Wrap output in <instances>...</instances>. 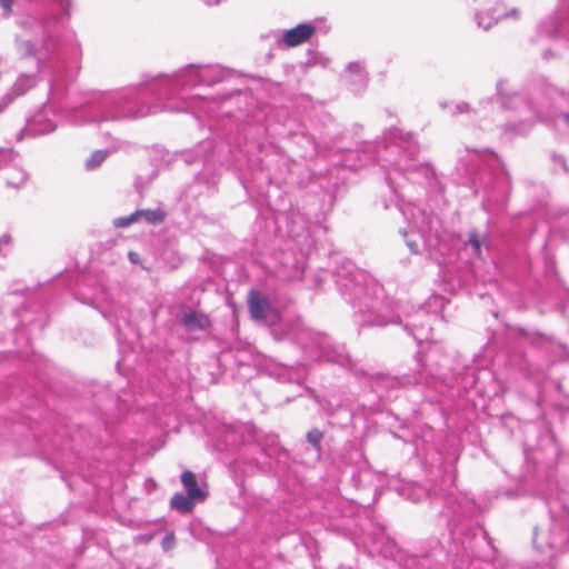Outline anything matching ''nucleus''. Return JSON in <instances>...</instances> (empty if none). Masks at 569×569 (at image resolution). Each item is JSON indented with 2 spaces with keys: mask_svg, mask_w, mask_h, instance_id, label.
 I'll use <instances>...</instances> for the list:
<instances>
[{
  "mask_svg": "<svg viewBox=\"0 0 569 569\" xmlns=\"http://www.w3.org/2000/svg\"><path fill=\"white\" fill-rule=\"evenodd\" d=\"M339 289L358 307L361 326H386L402 322V306L383 300V288L363 271H356L350 278L339 279Z\"/></svg>",
  "mask_w": 569,
  "mask_h": 569,
  "instance_id": "obj_1",
  "label": "nucleus"
},
{
  "mask_svg": "<svg viewBox=\"0 0 569 569\" xmlns=\"http://www.w3.org/2000/svg\"><path fill=\"white\" fill-rule=\"evenodd\" d=\"M419 147L410 133H403L400 129L389 130L383 142L377 150L376 160L381 162L387 171L386 180L389 187L396 192L400 186L396 176L417 180V174L421 173L428 184L436 181V172L429 164L420 163L417 160Z\"/></svg>",
  "mask_w": 569,
  "mask_h": 569,
  "instance_id": "obj_2",
  "label": "nucleus"
},
{
  "mask_svg": "<svg viewBox=\"0 0 569 569\" xmlns=\"http://www.w3.org/2000/svg\"><path fill=\"white\" fill-rule=\"evenodd\" d=\"M49 10L40 21L32 17H24L19 20V26L27 30L39 29L38 33L41 40L58 41L62 31L68 26L72 14L71 0H48Z\"/></svg>",
  "mask_w": 569,
  "mask_h": 569,
  "instance_id": "obj_3",
  "label": "nucleus"
},
{
  "mask_svg": "<svg viewBox=\"0 0 569 569\" xmlns=\"http://www.w3.org/2000/svg\"><path fill=\"white\" fill-rule=\"evenodd\" d=\"M228 76V71L220 66H194L190 64L181 69L169 80L168 100L173 96H179L180 99L187 100L190 97L187 91L199 84L212 86L222 81Z\"/></svg>",
  "mask_w": 569,
  "mask_h": 569,
  "instance_id": "obj_4",
  "label": "nucleus"
},
{
  "mask_svg": "<svg viewBox=\"0 0 569 569\" xmlns=\"http://www.w3.org/2000/svg\"><path fill=\"white\" fill-rule=\"evenodd\" d=\"M295 339L301 346L308 360H326L341 366L349 365V356L343 346H333L330 339L308 328H299Z\"/></svg>",
  "mask_w": 569,
  "mask_h": 569,
  "instance_id": "obj_5",
  "label": "nucleus"
},
{
  "mask_svg": "<svg viewBox=\"0 0 569 569\" xmlns=\"http://www.w3.org/2000/svg\"><path fill=\"white\" fill-rule=\"evenodd\" d=\"M399 210L408 221L409 230L400 229V233L406 239L407 246L412 252H418L419 244L416 240L408 239V234L417 233L419 239L423 238V234L428 228L426 214L417 208L415 204L408 203L400 206Z\"/></svg>",
  "mask_w": 569,
  "mask_h": 569,
  "instance_id": "obj_6",
  "label": "nucleus"
},
{
  "mask_svg": "<svg viewBox=\"0 0 569 569\" xmlns=\"http://www.w3.org/2000/svg\"><path fill=\"white\" fill-rule=\"evenodd\" d=\"M315 31L316 27L312 23H300L295 28L284 30L277 42L286 48L297 47L307 42Z\"/></svg>",
  "mask_w": 569,
  "mask_h": 569,
  "instance_id": "obj_7",
  "label": "nucleus"
},
{
  "mask_svg": "<svg viewBox=\"0 0 569 569\" xmlns=\"http://www.w3.org/2000/svg\"><path fill=\"white\" fill-rule=\"evenodd\" d=\"M406 318H412V321L406 323V328H411V335L418 342L430 339L431 317L425 310L418 309L413 315L407 313Z\"/></svg>",
  "mask_w": 569,
  "mask_h": 569,
  "instance_id": "obj_8",
  "label": "nucleus"
},
{
  "mask_svg": "<svg viewBox=\"0 0 569 569\" xmlns=\"http://www.w3.org/2000/svg\"><path fill=\"white\" fill-rule=\"evenodd\" d=\"M248 303L251 317L257 321L267 320L273 312L268 300L257 291H250Z\"/></svg>",
  "mask_w": 569,
  "mask_h": 569,
  "instance_id": "obj_9",
  "label": "nucleus"
},
{
  "mask_svg": "<svg viewBox=\"0 0 569 569\" xmlns=\"http://www.w3.org/2000/svg\"><path fill=\"white\" fill-rule=\"evenodd\" d=\"M36 84L34 78L31 76H21L16 81L12 92L7 93L0 102V112L3 111L16 97L26 93Z\"/></svg>",
  "mask_w": 569,
  "mask_h": 569,
  "instance_id": "obj_10",
  "label": "nucleus"
},
{
  "mask_svg": "<svg viewBox=\"0 0 569 569\" xmlns=\"http://www.w3.org/2000/svg\"><path fill=\"white\" fill-rule=\"evenodd\" d=\"M181 323L189 331L202 330L209 326V319L197 311H188L181 318Z\"/></svg>",
  "mask_w": 569,
  "mask_h": 569,
  "instance_id": "obj_11",
  "label": "nucleus"
},
{
  "mask_svg": "<svg viewBox=\"0 0 569 569\" xmlns=\"http://www.w3.org/2000/svg\"><path fill=\"white\" fill-rule=\"evenodd\" d=\"M28 180V174L27 172L21 169L20 167H17V166H9L7 168V173H6V183H7V187L9 188H14V189H19L21 188L22 186H24V183L27 182Z\"/></svg>",
  "mask_w": 569,
  "mask_h": 569,
  "instance_id": "obj_12",
  "label": "nucleus"
},
{
  "mask_svg": "<svg viewBox=\"0 0 569 569\" xmlns=\"http://www.w3.org/2000/svg\"><path fill=\"white\" fill-rule=\"evenodd\" d=\"M181 482L191 498H197L199 500L204 499V492L198 487L197 479L193 472L187 470L181 475Z\"/></svg>",
  "mask_w": 569,
  "mask_h": 569,
  "instance_id": "obj_13",
  "label": "nucleus"
},
{
  "mask_svg": "<svg viewBox=\"0 0 569 569\" xmlns=\"http://www.w3.org/2000/svg\"><path fill=\"white\" fill-rule=\"evenodd\" d=\"M194 501H200L197 498H191L190 495L176 493L170 501L173 509L180 512H189L192 510Z\"/></svg>",
  "mask_w": 569,
  "mask_h": 569,
  "instance_id": "obj_14",
  "label": "nucleus"
},
{
  "mask_svg": "<svg viewBox=\"0 0 569 569\" xmlns=\"http://www.w3.org/2000/svg\"><path fill=\"white\" fill-rule=\"evenodd\" d=\"M498 93L502 98V106L507 109L511 108H518L519 104L528 106L525 101V99L519 94H513L512 97H509L503 91V83L498 82L497 84Z\"/></svg>",
  "mask_w": 569,
  "mask_h": 569,
  "instance_id": "obj_15",
  "label": "nucleus"
},
{
  "mask_svg": "<svg viewBox=\"0 0 569 569\" xmlns=\"http://www.w3.org/2000/svg\"><path fill=\"white\" fill-rule=\"evenodd\" d=\"M518 11L516 9L511 10L509 13L499 12L497 17H487L485 18L482 12L476 14L477 24L483 30H489L493 23H496L501 17L517 16Z\"/></svg>",
  "mask_w": 569,
  "mask_h": 569,
  "instance_id": "obj_16",
  "label": "nucleus"
},
{
  "mask_svg": "<svg viewBox=\"0 0 569 569\" xmlns=\"http://www.w3.org/2000/svg\"><path fill=\"white\" fill-rule=\"evenodd\" d=\"M137 212L139 218L143 217L147 222L153 224L160 223L164 219V214L161 210H140Z\"/></svg>",
  "mask_w": 569,
  "mask_h": 569,
  "instance_id": "obj_17",
  "label": "nucleus"
},
{
  "mask_svg": "<svg viewBox=\"0 0 569 569\" xmlns=\"http://www.w3.org/2000/svg\"><path fill=\"white\" fill-rule=\"evenodd\" d=\"M108 151L106 150H97L94 151L89 159L86 161V168L88 170H93L99 167L107 158Z\"/></svg>",
  "mask_w": 569,
  "mask_h": 569,
  "instance_id": "obj_18",
  "label": "nucleus"
},
{
  "mask_svg": "<svg viewBox=\"0 0 569 569\" xmlns=\"http://www.w3.org/2000/svg\"><path fill=\"white\" fill-rule=\"evenodd\" d=\"M107 104L108 106H114V107L118 108V110H117V112H113V113H106V114H103L100 120L116 119V118L129 114V111H127L121 106L122 101H120V100L111 99V100H108Z\"/></svg>",
  "mask_w": 569,
  "mask_h": 569,
  "instance_id": "obj_19",
  "label": "nucleus"
},
{
  "mask_svg": "<svg viewBox=\"0 0 569 569\" xmlns=\"http://www.w3.org/2000/svg\"><path fill=\"white\" fill-rule=\"evenodd\" d=\"M322 438L323 433L319 429H312L307 433L308 442L312 445L317 451L320 450Z\"/></svg>",
  "mask_w": 569,
  "mask_h": 569,
  "instance_id": "obj_20",
  "label": "nucleus"
},
{
  "mask_svg": "<svg viewBox=\"0 0 569 569\" xmlns=\"http://www.w3.org/2000/svg\"><path fill=\"white\" fill-rule=\"evenodd\" d=\"M16 154L12 149H0V169L13 162Z\"/></svg>",
  "mask_w": 569,
  "mask_h": 569,
  "instance_id": "obj_21",
  "label": "nucleus"
},
{
  "mask_svg": "<svg viewBox=\"0 0 569 569\" xmlns=\"http://www.w3.org/2000/svg\"><path fill=\"white\" fill-rule=\"evenodd\" d=\"M139 219L138 212H133L130 216L121 217L114 220V226L118 228H124L130 226L132 222L137 221Z\"/></svg>",
  "mask_w": 569,
  "mask_h": 569,
  "instance_id": "obj_22",
  "label": "nucleus"
},
{
  "mask_svg": "<svg viewBox=\"0 0 569 569\" xmlns=\"http://www.w3.org/2000/svg\"><path fill=\"white\" fill-rule=\"evenodd\" d=\"M565 545H566V536L560 533V535H553V537L551 538V540L548 542V546L551 548V549H555V550H561L565 548Z\"/></svg>",
  "mask_w": 569,
  "mask_h": 569,
  "instance_id": "obj_23",
  "label": "nucleus"
},
{
  "mask_svg": "<svg viewBox=\"0 0 569 569\" xmlns=\"http://www.w3.org/2000/svg\"><path fill=\"white\" fill-rule=\"evenodd\" d=\"M18 49L22 54L30 56L33 53V44L28 40H17Z\"/></svg>",
  "mask_w": 569,
  "mask_h": 569,
  "instance_id": "obj_24",
  "label": "nucleus"
},
{
  "mask_svg": "<svg viewBox=\"0 0 569 569\" xmlns=\"http://www.w3.org/2000/svg\"><path fill=\"white\" fill-rule=\"evenodd\" d=\"M347 70L351 73L357 74L360 78V80L366 78L363 73V66L360 62H350L347 67Z\"/></svg>",
  "mask_w": 569,
  "mask_h": 569,
  "instance_id": "obj_25",
  "label": "nucleus"
},
{
  "mask_svg": "<svg viewBox=\"0 0 569 569\" xmlns=\"http://www.w3.org/2000/svg\"><path fill=\"white\" fill-rule=\"evenodd\" d=\"M11 237L9 234H2L0 237V254H6L7 251L11 248Z\"/></svg>",
  "mask_w": 569,
  "mask_h": 569,
  "instance_id": "obj_26",
  "label": "nucleus"
},
{
  "mask_svg": "<svg viewBox=\"0 0 569 569\" xmlns=\"http://www.w3.org/2000/svg\"><path fill=\"white\" fill-rule=\"evenodd\" d=\"M174 543H176V539H174V536L172 532L167 533L163 537L162 542H161L162 548L166 551L171 550L174 547Z\"/></svg>",
  "mask_w": 569,
  "mask_h": 569,
  "instance_id": "obj_27",
  "label": "nucleus"
},
{
  "mask_svg": "<svg viewBox=\"0 0 569 569\" xmlns=\"http://www.w3.org/2000/svg\"><path fill=\"white\" fill-rule=\"evenodd\" d=\"M14 0H0V8L3 11V17L8 18L12 13Z\"/></svg>",
  "mask_w": 569,
  "mask_h": 569,
  "instance_id": "obj_28",
  "label": "nucleus"
},
{
  "mask_svg": "<svg viewBox=\"0 0 569 569\" xmlns=\"http://www.w3.org/2000/svg\"><path fill=\"white\" fill-rule=\"evenodd\" d=\"M162 109L163 110H170V111H187L189 109L188 106H180V104H176V103H171L170 101H167L163 103L162 106Z\"/></svg>",
  "mask_w": 569,
  "mask_h": 569,
  "instance_id": "obj_29",
  "label": "nucleus"
},
{
  "mask_svg": "<svg viewBox=\"0 0 569 569\" xmlns=\"http://www.w3.org/2000/svg\"><path fill=\"white\" fill-rule=\"evenodd\" d=\"M469 243L472 246L475 252L477 254L480 253V241L479 239L477 238V234L476 233H470L469 234Z\"/></svg>",
  "mask_w": 569,
  "mask_h": 569,
  "instance_id": "obj_30",
  "label": "nucleus"
},
{
  "mask_svg": "<svg viewBox=\"0 0 569 569\" xmlns=\"http://www.w3.org/2000/svg\"><path fill=\"white\" fill-rule=\"evenodd\" d=\"M456 109H457V112H465V111H467V109H468V104H467V103H463V102H462V103H458V104L456 106Z\"/></svg>",
  "mask_w": 569,
  "mask_h": 569,
  "instance_id": "obj_31",
  "label": "nucleus"
},
{
  "mask_svg": "<svg viewBox=\"0 0 569 569\" xmlns=\"http://www.w3.org/2000/svg\"><path fill=\"white\" fill-rule=\"evenodd\" d=\"M533 541H535L537 548L542 549V550L545 549V546L539 542V533L537 531H535V540Z\"/></svg>",
  "mask_w": 569,
  "mask_h": 569,
  "instance_id": "obj_32",
  "label": "nucleus"
},
{
  "mask_svg": "<svg viewBox=\"0 0 569 569\" xmlns=\"http://www.w3.org/2000/svg\"><path fill=\"white\" fill-rule=\"evenodd\" d=\"M222 0H202L207 6H216L219 4Z\"/></svg>",
  "mask_w": 569,
  "mask_h": 569,
  "instance_id": "obj_33",
  "label": "nucleus"
},
{
  "mask_svg": "<svg viewBox=\"0 0 569 569\" xmlns=\"http://www.w3.org/2000/svg\"><path fill=\"white\" fill-rule=\"evenodd\" d=\"M54 130V126L53 124H49L48 128L43 129V130H40L39 133H48V132H51Z\"/></svg>",
  "mask_w": 569,
  "mask_h": 569,
  "instance_id": "obj_34",
  "label": "nucleus"
},
{
  "mask_svg": "<svg viewBox=\"0 0 569 569\" xmlns=\"http://www.w3.org/2000/svg\"><path fill=\"white\" fill-rule=\"evenodd\" d=\"M137 258H138V254L134 253V252H130L129 253V259L132 261V262H136L137 261Z\"/></svg>",
  "mask_w": 569,
  "mask_h": 569,
  "instance_id": "obj_35",
  "label": "nucleus"
},
{
  "mask_svg": "<svg viewBox=\"0 0 569 569\" xmlns=\"http://www.w3.org/2000/svg\"><path fill=\"white\" fill-rule=\"evenodd\" d=\"M149 113H150V111H149V110H147V111H140V112H138V113H137V116H138V117H144V116H147V114H149Z\"/></svg>",
  "mask_w": 569,
  "mask_h": 569,
  "instance_id": "obj_36",
  "label": "nucleus"
},
{
  "mask_svg": "<svg viewBox=\"0 0 569 569\" xmlns=\"http://www.w3.org/2000/svg\"><path fill=\"white\" fill-rule=\"evenodd\" d=\"M562 118H563V120H565L566 124L569 127V113H565V114L562 116Z\"/></svg>",
  "mask_w": 569,
  "mask_h": 569,
  "instance_id": "obj_37",
  "label": "nucleus"
},
{
  "mask_svg": "<svg viewBox=\"0 0 569 569\" xmlns=\"http://www.w3.org/2000/svg\"><path fill=\"white\" fill-rule=\"evenodd\" d=\"M556 530H558L557 525H555L553 528H552V531H556Z\"/></svg>",
  "mask_w": 569,
  "mask_h": 569,
  "instance_id": "obj_38",
  "label": "nucleus"
}]
</instances>
